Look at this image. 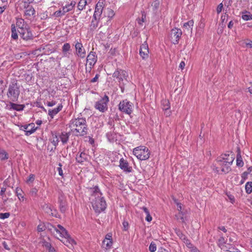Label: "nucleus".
Wrapping results in <instances>:
<instances>
[{"label": "nucleus", "instance_id": "obj_63", "mask_svg": "<svg viewBox=\"0 0 252 252\" xmlns=\"http://www.w3.org/2000/svg\"><path fill=\"white\" fill-rule=\"evenodd\" d=\"M6 5H4L3 6L0 7V14H1L4 12L5 9L6 8Z\"/></svg>", "mask_w": 252, "mask_h": 252}, {"label": "nucleus", "instance_id": "obj_46", "mask_svg": "<svg viewBox=\"0 0 252 252\" xmlns=\"http://www.w3.org/2000/svg\"><path fill=\"white\" fill-rule=\"evenodd\" d=\"M10 216V213H0V219L4 220L5 219H7L9 218Z\"/></svg>", "mask_w": 252, "mask_h": 252}, {"label": "nucleus", "instance_id": "obj_39", "mask_svg": "<svg viewBox=\"0 0 252 252\" xmlns=\"http://www.w3.org/2000/svg\"><path fill=\"white\" fill-rule=\"evenodd\" d=\"M65 14L64 11L63 10V9H60L59 10H57L55 11L53 15L55 16L56 17H61L63 16Z\"/></svg>", "mask_w": 252, "mask_h": 252}, {"label": "nucleus", "instance_id": "obj_44", "mask_svg": "<svg viewBox=\"0 0 252 252\" xmlns=\"http://www.w3.org/2000/svg\"><path fill=\"white\" fill-rule=\"evenodd\" d=\"M149 251L151 252H155L157 250L156 245L154 243H151L149 246Z\"/></svg>", "mask_w": 252, "mask_h": 252}, {"label": "nucleus", "instance_id": "obj_28", "mask_svg": "<svg viewBox=\"0 0 252 252\" xmlns=\"http://www.w3.org/2000/svg\"><path fill=\"white\" fill-rule=\"evenodd\" d=\"M112 240H104L102 242V247L105 249H110L112 246Z\"/></svg>", "mask_w": 252, "mask_h": 252}, {"label": "nucleus", "instance_id": "obj_52", "mask_svg": "<svg viewBox=\"0 0 252 252\" xmlns=\"http://www.w3.org/2000/svg\"><path fill=\"white\" fill-rule=\"evenodd\" d=\"M249 173L248 172H244L241 175L242 178L243 179V183L245 180L247 178Z\"/></svg>", "mask_w": 252, "mask_h": 252}, {"label": "nucleus", "instance_id": "obj_45", "mask_svg": "<svg viewBox=\"0 0 252 252\" xmlns=\"http://www.w3.org/2000/svg\"><path fill=\"white\" fill-rule=\"evenodd\" d=\"M247 11L245 12V13H247ZM252 16L251 15L248 14H243L242 16V18L245 21H248L251 19Z\"/></svg>", "mask_w": 252, "mask_h": 252}, {"label": "nucleus", "instance_id": "obj_26", "mask_svg": "<svg viewBox=\"0 0 252 252\" xmlns=\"http://www.w3.org/2000/svg\"><path fill=\"white\" fill-rule=\"evenodd\" d=\"M99 19L100 17L96 16V17H94V15H93L90 25V29L91 30L96 29L98 27Z\"/></svg>", "mask_w": 252, "mask_h": 252}, {"label": "nucleus", "instance_id": "obj_62", "mask_svg": "<svg viewBox=\"0 0 252 252\" xmlns=\"http://www.w3.org/2000/svg\"><path fill=\"white\" fill-rule=\"evenodd\" d=\"M247 46L252 48V41L248 40V42H246Z\"/></svg>", "mask_w": 252, "mask_h": 252}, {"label": "nucleus", "instance_id": "obj_42", "mask_svg": "<svg viewBox=\"0 0 252 252\" xmlns=\"http://www.w3.org/2000/svg\"><path fill=\"white\" fill-rule=\"evenodd\" d=\"M35 179V176L33 174H30L29 177L27 178L26 180V183L28 184L32 183L33 182Z\"/></svg>", "mask_w": 252, "mask_h": 252}, {"label": "nucleus", "instance_id": "obj_35", "mask_svg": "<svg viewBox=\"0 0 252 252\" xmlns=\"http://www.w3.org/2000/svg\"><path fill=\"white\" fill-rule=\"evenodd\" d=\"M8 156L6 151L4 150H0V159L4 160L8 159Z\"/></svg>", "mask_w": 252, "mask_h": 252}, {"label": "nucleus", "instance_id": "obj_18", "mask_svg": "<svg viewBox=\"0 0 252 252\" xmlns=\"http://www.w3.org/2000/svg\"><path fill=\"white\" fill-rule=\"evenodd\" d=\"M113 77L117 78L119 81H121L126 78L127 73L124 70H116L113 74Z\"/></svg>", "mask_w": 252, "mask_h": 252}, {"label": "nucleus", "instance_id": "obj_32", "mask_svg": "<svg viewBox=\"0 0 252 252\" xmlns=\"http://www.w3.org/2000/svg\"><path fill=\"white\" fill-rule=\"evenodd\" d=\"M142 209L144 211V212L146 214V217L145 218L146 220L148 222L151 221L152 220V217L150 215V212H149V210H148V209L145 207H143L142 208Z\"/></svg>", "mask_w": 252, "mask_h": 252}, {"label": "nucleus", "instance_id": "obj_7", "mask_svg": "<svg viewBox=\"0 0 252 252\" xmlns=\"http://www.w3.org/2000/svg\"><path fill=\"white\" fill-rule=\"evenodd\" d=\"M50 230L52 233L58 239H60V238L62 239L64 236H67V234H68L66 230L60 224L53 226Z\"/></svg>", "mask_w": 252, "mask_h": 252}, {"label": "nucleus", "instance_id": "obj_2", "mask_svg": "<svg viewBox=\"0 0 252 252\" xmlns=\"http://www.w3.org/2000/svg\"><path fill=\"white\" fill-rule=\"evenodd\" d=\"M85 118H78L70 121L69 127L76 136H83L87 134L88 128Z\"/></svg>", "mask_w": 252, "mask_h": 252}, {"label": "nucleus", "instance_id": "obj_4", "mask_svg": "<svg viewBox=\"0 0 252 252\" xmlns=\"http://www.w3.org/2000/svg\"><path fill=\"white\" fill-rule=\"evenodd\" d=\"M20 94L19 88L15 82L11 83L8 87L7 93V97L12 101H16Z\"/></svg>", "mask_w": 252, "mask_h": 252}, {"label": "nucleus", "instance_id": "obj_53", "mask_svg": "<svg viewBox=\"0 0 252 252\" xmlns=\"http://www.w3.org/2000/svg\"><path fill=\"white\" fill-rule=\"evenodd\" d=\"M34 126V124L31 123L28 125L23 126L22 127H23V129L25 131V130H28V128H30V126Z\"/></svg>", "mask_w": 252, "mask_h": 252}, {"label": "nucleus", "instance_id": "obj_19", "mask_svg": "<svg viewBox=\"0 0 252 252\" xmlns=\"http://www.w3.org/2000/svg\"><path fill=\"white\" fill-rule=\"evenodd\" d=\"M63 107V106L62 104L60 103L56 108L49 109L48 115L51 119H53L54 116L62 110Z\"/></svg>", "mask_w": 252, "mask_h": 252}, {"label": "nucleus", "instance_id": "obj_40", "mask_svg": "<svg viewBox=\"0 0 252 252\" xmlns=\"http://www.w3.org/2000/svg\"><path fill=\"white\" fill-rule=\"evenodd\" d=\"M163 105V110L164 111H167L170 108V103L168 100H164L162 102Z\"/></svg>", "mask_w": 252, "mask_h": 252}, {"label": "nucleus", "instance_id": "obj_41", "mask_svg": "<svg viewBox=\"0 0 252 252\" xmlns=\"http://www.w3.org/2000/svg\"><path fill=\"white\" fill-rule=\"evenodd\" d=\"M71 50V46L69 43H65L62 47V52H69Z\"/></svg>", "mask_w": 252, "mask_h": 252}, {"label": "nucleus", "instance_id": "obj_48", "mask_svg": "<svg viewBox=\"0 0 252 252\" xmlns=\"http://www.w3.org/2000/svg\"><path fill=\"white\" fill-rule=\"evenodd\" d=\"M59 167L57 168V171H58L59 174L61 176L63 177V171L62 168V165L61 163H59Z\"/></svg>", "mask_w": 252, "mask_h": 252}, {"label": "nucleus", "instance_id": "obj_5", "mask_svg": "<svg viewBox=\"0 0 252 252\" xmlns=\"http://www.w3.org/2000/svg\"><path fill=\"white\" fill-rule=\"evenodd\" d=\"M221 160H223V162H225V167H222L221 169L222 172L227 173L230 171V165L232 164L234 159V155L232 153L230 154H224L219 157Z\"/></svg>", "mask_w": 252, "mask_h": 252}, {"label": "nucleus", "instance_id": "obj_25", "mask_svg": "<svg viewBox=\"0 0 252 252\" xmlns=\"http://www.w3.org/2000/svg\"><path fill=\"white\" fill-rule=\"evenodd\" d=\"M70 134L67 132H63L59 134V141L60 140L63 144H65L68 141Z\"/></svg>", "mask_w": 252, "mask_h": 252}, {"label": "nucleus", "instance_id": "obj_36", "mask_svg": "<svg viewBox=\"0 0 252 252\" xmlns=\"http://www.w3.org/2000/svg\"><path fill=\"white\" fill-rule=\"evenodd\" d=\"M236 165L239 167H242L244 165V162L240 154L237 155Z\"/></svg>", "mask_w": 252, "mask_h": 252}, {"label": "nucleus", "instance_id": "obj_54", "mask_svg": "<svg viewBox=\"0 0 252 252\" xmlns=\"http://www.w3.org/2000/svg\"><path fill=\"white\" fill-rule=\"evenodd\" d=\"M222 8H223L222 3H221L219 4L217 8V13H220L221 11Z\"/></svg>", "mask_w": 252, "mask_h": 252}, {"label": "nucleus", "instance_id": "obj_57", "mask_svg": "<svg viewBox=\"0 0 252 252\" xmlns=\"http://www.w3.org/2000/svg\"><path fill=\"white\" fill-rule=\"evenodd\" d=\"M124 230H127L128 228V223L127 221H124L123 223Z\"/></svg>", "mask_w": 252, "mask_h": 252}, {"label": "nucleus", "instance_id": "obj_47", "mask_svg": "<svg viewBox=\"0 0 252 252\" xmlns=\"http://www.w3.org/2000/svg\"><path fill=\"white\" fill-rule=\"evenodd\" d=\"M115 15L114 12L111 9H107V16L109 18H112Z\"/></svg>", "mask_w": 252, "mask_h": 252}, {"label": "nucleus", "instance_id": "obj_61", "mask_svg": "<svg viewBox=\"0 0 252 252\" xmlns=\"http://www.w3.org/2000/svg\"><path fill=\"white\" fill-rule=\"evenodd\" d=\"M185 63L184 61H182L180 64H179V68L181 69V70H183L184 67H185Z\"/></svg>", "mask_w": 252, "mask_h": 252}, {"label": "nucleus", "instance_id": "obj_56", "mask_svg": "<svg viewBox=\"0 0 252 252\" xmlns=\"http://www.w3.org/2000/svg\"><path fill=\"white\" fill-rule=\"evenodd\" d=\"M99 77V74H96L95 77L94 78H93L92 79H91V83H95V82H97L98 81Z\"/></svg>", "mask_w": 252, "mask_h": 252}, {"label": "nucleus", "instance_id": "obj_15", "mask_svg": "<svg viewBox=\"0 0 252 252\" xmlns=\"http://www.w3.org/2000/svg\"><path fill=\"white\" fill-rule=\"evenodd\" d=\"M119 167L120 168L123 170L124 171L130 173L131 172L132 170V167L129 166L128 162L124 158H121L119 161Z\"/></svg>", "mask_w": 252, "mask_h": 252}, {"label": "nucleus", "instance_id": "obj_38", "mask_svg": "<svg viewBox=\"0 0 252 252\" xmlns=\"http://www.w3.org/2000/svg\"><path fill=\"white\" fill-rule=\"evenodd\" d=\"M30 128H28V130H25V134L27 136H29L33 133L37 129V127H35L34 126H30Z\"/></svg>", "mask_w": 252, "mask_h": 252}, {"label": "nucleus", "instance_id": "obj_8", "mask_svg": "<svg viewBox=\"0 0 252 252\" xmlns=\"http://www.w3.org/2000/svg\"><path fill=\"white\" fill-rule=\"evenodd\" d=\"M109 100L108 96L105 95L100 100L95 102L94 105L95 109L101 112H104L108 109L107 103Z\"/></svg>", "mask_w": 252, "mask_h": 252}, {"label": "nucleus", "instance_id": "obj_22", "mask_svg": "<svg viewBox=\"0 0 252 252\" xmlns=\"http://www.w3.org/2000/svg\"><path fill=\"white\" fill-rule=\"evenodd\" d=\"M75 4L76 2L74 0H71L70 2H68L64 6H63L62 8L64 11L65 13H66L73 11Z\"/></svg>", "mask_w": 252, "mask_h": 252}, {"label": "nucleus", "instance_id": "obj_23", "mask_svg": "<svg viewBox=\"0 0 252 252\" xmlns=\"http://www.w3.org/2000/svg\"><path fill=\"white\" fill-rule=\"evenodd\" d=\"M88 156L84 152L79 153L76 157V160L79 163H83L88 160Z\"/></svg>", "mask_w": 252, "mask_h": 252}, {"label": "nucleus", "instance_id": "obj_37", "mask_svg": "<svg viewBox=\"0 0 252 252\" xmlns=\"http://www.w3.org/2000/svg\"><path fill=\"white\" fill-rule=\"evenodd\" d=\"M245 189L247 193L250 194L252 192V182H247L245 185Z\"/></svg>", "mask_w": 252, "mask_h": 252}, {"label": "nucleus", "instance_id": "obj_43", "mask_svg": "<svg viewBox=\"0 0 252 252\" xmlns=\"http://www.w3.org/2000/svg\"><path fill=\"white\" fill-rule=\"evenodd\" d=\"M217 162L219 165L221 166V169L222 167H225V162H223V160H221L220 158H218L217 159Z\"/></svg>", "mask_w": 252, "mask_h": 252}, {"label": "nucleus", "instance_id": "obj_14", "mask_svg": "<svg viewBox=\"0 0 252 252\" xmlns=\"http://www.w3.org/2000/svg\"><path fill=\"white\" fill-rule=\"evenodd\" d=\"M60 239V240L67 247L70 249L73 248L74 246L76 245V242L68 234L67 236H64Z\"/></svg>", "mask_w": 252, "mask_h": 252}, {"label": "nucleus", "instance_id": "obj_17", "mask_svg": "<svg viewBox=\"0 0 252 252\" xmlns=\"http://www.w3.org/2000/svg\"><path fill=\"white\" fill-rule=\"evenodd\" d=\"M97 60V57L94 52H91L87 57V62L90 66H93Z\"/></svg>", "mask_w": 252, "mask_h": 252}, {"label": "nucleus", "instance_id": "obj_30", "mask_svg": "<svg viewBox=\"0 0 252 252\" xmlns=\"http://www.w3.org/2000/svg\"><path fill=\"white\" fill-rule=\"evenodd\" d=\"M87 4V0H80L78 4V9L80 11L83 10L85 8V7Z\"/></svg>", "mask_w": 252, "mask_h": 252}, {"label": "nucleus", "instance_id": "obj_31", "mask_svg": "<svg viewBox=\"0 0 252 252\" xmlns=\"http://www.w3.org/2000/svg\"><path fill=\"white\" fill-rule=\"evenodd\" d=\"M51 140L53 145L55 146H57L59 142V134H53Z\"/></svg>", "mask_w": 252, "mask_h": 252}, {"label": "nucleus", "instance_id": "obj_29", "mask_svg": "<svg viewBox=\"0 0 252 252\" xmlns=\"http://www.w3.org/2000/svg\"><path fill=\"white\" fill-rule=\"evenodd\" d=\"M18 34H17V32H16V27H15V25L14 24H12L11 25V37L13 39H18Z\"/></svg>", "mask_w": 252, "mask_h": 252}, {"label": "nucleus", "instance_id": "obj_50", "mask_svg": "<svg viewBox=\"0 0 252 252\" xmlns=\"http://www.w3.org/2000/svg\"><path fill=\"white\" fill-rule=\"evenodd\" d=\"M146 19V15L144 13H143L142 14V19L141 20H139L138 21V23L141 25L143 23L145 22Z\"/></svg>", "mask_w": 252, "mask_h": 252}, {"label": "nucleus", "instance_id": "obj_3", "mask_svg": "<svg viewBox=\"0 0 252 252\" xmlns=\"http://www.w3.org/2000/svg\"><path fill=\"white\" fill-rule=\"evenodd\" d=\"M133 155L141 160L148 159L150 155L149 149L144 146H140L135 148L133 150Z\"/></svg>", "mask_w": 252, "mask_h": 252}, {"label": "nucleus", "instance_id": "obj_55", "mask_svg": "<svg viewBox=\"0 0 252 252\" xmlns=\"http://www.w3.org/2000/svg\"><path fill=\"white\" fill-rule=\"evenodd\" d=\"M104 240H112V234L111 233H107L105 235Z\"/></svg>", "mask_w": 252, "mask_h": 252}, {"label": "nucleus", "instance_id": "obj_1", "mask_svg": "<svg viewBox=\"0 0 252 252\" xmlns=\"http://www.w3.org/2000/svg\"><path fill=\"white\" fill-rule=\"evenodd\" d=\"M91 196L90 200L92 207L96 213H100L106 208V203L97 186L89 189Z\"/></svg>", "mask_w": 252, "mask_h": 252}, {"label": "nucleus", "instance_id": "obj_10", "mask_svg": "<svg viewBox=\"0 0 252 252\" xmlns=\"http://www.w3.org/2000/svg\"><path fill=\"white\" fill-rule=\"evenodd\" d=\"M75 54L82 59L86 57V50L83 47V44L81 42H77L75 44Z\"/></svg>", "mask_w": 252, "mask_h": 252}, {"label": "nucleus", "instance_id": "obj_49", "mask_svg": "<svg viewBox=\"0 0 252 252\" xmlns=\"http://www.w3.org/2000/svg\"><path fill=\"white\" fill-rule=\"evenodd\" d=\"M57 103V102L55 100H52L51 101H47L46 103L47 106L48 107H52L54 105H55Z\"/></svg>", "mask_w": 252, "mask_h": 252}, {"label": "nucleus", "instance_id": "obj_59", "mask_svg": "<svg viewBox=\"0 0 252 252\" xmlns=\"http://www.w3.org/2000/svg\"><path fill=\"white\" fill-rule=\"evenodd\" d=\"M37 230L38 232H41L44 230V226L41 224H39L37 226Z\"/></svg>", "mask_w": 252, "mask_h": 252}, {"label": "nucleus", "instance_id": "obj_64", "mask_svg": "<svg viewBox=\"0 0 252 252\" xmlns=\"http://www.w3.org/2000/svg\"><path fill=\"white\" fill-rule=\"evenodd\" d=\"M190 249L191 252H200L198 250V249L196 247H194L193 246H192V248H190Z\"/></svg>", "mask_w": 252, "mask_h": 252}, {"label": "nucleus", "instance_id": "obj_16", "mask_svg": "<svg viewBox=\"0 0 252 252\" xmlns=\"http://www.w3.org/2000/svg\"><path fill=\"white\" fill-rule=\"evenodd\" d=\"M149 48L146 42L143 43L140 47L139 54L141 57L143 59H146L149 57Z\"/></svg>", "mask_w": 252, "mask_h": 252}, {"label": "nucleus", "instance_id": "obj_9", "mask_svg": "<svg viewBox=\"0 0 252 252\" xmlns=\"http://www.w3.org/2000/svg\"><path fill=\"white\" fill-rule=\"evenodd\" d=\"M24 16L26 19H31L35 15V10L34 8L30 4H24Z\"/></svg>", "mask_w": 252, "mask_h": 252}, {"label": "nucleus", "instance_id": "obj_24", "mask_svg": "<svg viewBox=\"0 0 252 252\" xmlns=\"http://www.w3.org/2000/svg\"><path fill=\"white\" fill-rule=\"evenodd\" d=\"M16 27L18 29V31H21L25 28L29 27L27 24H26L23 19L21 18H18L16 19Z\"/></svg>", "mask_w": 252, "mask_h": 252}, {"label": "nucleus", "instance_id": "obj_6", "mask_svg": "<svg viewBox=\"0 0 252 252\" xmlns=\"http://www.w3.org/2000/svg\"><path fill=\"white\" fill-rule=\"evenodd\" d=\"M133 109V104L127 99L120 101L119 104V109L122 112L130 115L132 113Z\"/></svg>", "mask_w": 252, "mask_h": 252}, {"label": "nucleus", "instance_id": "obj_51", "mask_svg": "<svg viewBox=\"0 0 252 252\" xmlns=\"http://www.w3.org/2000/svg\"><path fill=\"white\" fill-rule=\"evenodd\" d=\"M37 189L35 188L32 189L30 191L31 195L35 196L37 195Z\"/></svg>", "mask_w": 252, "mask_h": 252}, {"label": "nucleus", "instance_id": "obj_20", "mask_svg": "<svg viewBox=\"0 0 252 252\" xmlns=\"http://www.w3.org/2000/svg\"><path fill=\"white\" fill-rule=\"evenodd\" d=\"M59 202L60 204V209L62 212L64 213L66 209V202L65 197L63 195L61 194L59 197Z\"/></svg>", "mask_w": 252, "mask_h": 252}, {"label": "nucleus", "instance_id": "obj_13", "mask_svg": "<svg viewBox=\"0 0 252 252\" xmlns=\"http://www.w3.org/2000/svg\"><path fill=\"white\" fill-rule=\"evenodd\" d=\"M175 203L177 206V209L179 211L178 214L176 215L177 219L180 220L182 222H185L187 220L186 216V212L182 211V205L181 203H179L175 201Z\"/></svg>", "mask_w": 252, "mask_h": 252}, {"label": "nucleus", "instance_id": "obj_58", "mask_svg": "<svg viewBox=\"0 0 252 252\" xmlns=\"http://www.w3.org/2000/svg\"><path fill=\"white\" fill-rule=\"evenodd\" d=\"M186 246L190 249V248H192L193 246V245L190 243V241L188 240H186V242H185Z\"/></svg>", "mask_w": 252, "mask_h": 252}, {"label": "nucleus", "instance_id": "obj_21", "mask_svg": "<svg viewBox=\"0 0 252 252\" xmlns=\"http://www.w3.org/2000/svg\"><path fill=\"white\" fill-rule=\"evenodd\" d=\"M103 2H101L99 0L96 5L95 10L93 15H94V17L96 16L100 17L103 10Z\"/></svg>", "mask_w": 252, "mask_h": 252}, {"label": "nucleus", "instance_id": "obj_27", "mask_svg": "<svg viewBox=\"0 0 252 252\" xmlns=\"http://www.w3.org/2000/svg\"><path fill=\"white\" fill-rule=\"evenodd\" d=\"M194 22L193 20H189L186 22L183 25V28L188 32H192V27L193 26Z\"/></svg>", "mask_w": 252, "mask_h": 252}, {"label": "nucleus", "instance_id": "obj_12", "mask_svg": "<svg viewBox=\"0 0 252 252\" xmlns=\"http://www.w3.org/2000/svg\"><path fill=\"white\" fill-rule=\"evenodd\" d=\"M20 36L25 40L32 39L33 37L32 34L30 30L29 27L21 31H18Z\"/></svg>", "mask_w": 252, "mask_h": 252}, {"label": "nucleus", "instance_id": "obj_11", "mask_svg": "<svg viewBox=\"0 0 252 252\" xmlns=\"http://www.w3.org/2000/svg\"><path fill=\"white\" fill-rule=\"evenodd\" d=\"M182 34L181 29L174 28L171 31V37L174 44H177Z\"/></svg>", "mask_w": 252, "mask_h": 252}, {"label": "nucleus", "instance_id": "obj_33", "mask_svg": "<svg viewBox=\"0 0 252 252\" xmlns=\"http://www.w3.org/2000/svg\"><path fill=\"white\" fill-rule=\"evenodd\" d=\"M10 106L11 108L17 111L23 110L24 108V106L22 105H19L13 103H11Z\"/></svg>", "mask_w": 252, "mask_h": 252}, {"label": "nucleus", "instance_id": "obj_60", "mask_svg": "<svg viewBox=\"0 0 252 252\" xmlns=\"http://www.w3.org/2000/svg\"><path fill=\"white\" fill-rule=\"evenodd\" d=\"M229 251L230 252H241L239 249L234 248H230Z\"/></svg>", "mask_w": 252, "mask_h": 252}, {"label": "nucleus", "instance_id": "obj_34", "mask_svg": "<svg viewBox=\"0 0 252 252\" xmlns=\"http://www.w3.org/2000/svg\"><path fill=\"white\" fill-rule=\"evenodd\" d=\"M45 211L47 214L51 216H56V210H53L49 206H46L44 208Z\"/></svg>", "mask_w": 252, "mask_h": 252}]
</instances>
